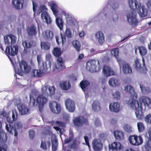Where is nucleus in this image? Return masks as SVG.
<instances>
[{"label": "nucleus", "mask_w": 151, "mask_h": 151, "mask_svg": "<svg viewBox=\"0 0 151 151\" xmlns=\"http://www.w3.org/2000/svg\"><path fill=\"white\" fill-rule=\"evenodd\" d=\"M51 124L52 125H57L61 127H64L65 126L64 123L59 121H52Z\"/></svg>", "instance_id": "37998d69"}, {"label": "nucleus", "mask_w": 151, "mask_h": 151, "mask_svg": "<svg viewBox=\"0 0 151 151\" xmlns=\"http://www.w3.org/2000/svg\"><path fill=\"white\" fill-rule=\"evenodd\" d=\"M49 4L56 17V24L61 30L63 29V23L61 18L57 17V13L59 12H61L62 14L65 16L66 21L68 24L71 25L73 24L74 19L71 18L68 14L66 13L65 11L59 8L56 4L53 2L50 3Z\"/></svg>", "instance_id": "f03ea898"}, {"label": "nucleus", "mask_w": 151, "mask_h": 151, "mask_svg": "<svg viewBox=\"0 0 151 151\" xmlns=\"http://www.w3.org/2000/svg\"><path fill=\"white\" fill-rule=\"evenodd\" d=\"M140 86L143 93H146L149 92L150 90L148 88L145 87L143 85L141 84L140 85Z\"/></svg>", "instance_id": "09e8293b"}, {"label": "nucleus", "mask_w": 151, "mask_h": 151, "mask_svg": "<svg viewBox=\"0 0 151 151\" xmlns=\"http://www.w3.org/2000/svg\"><path fill=\"white\" fill-rule=\"evenodd\" d=\"M151 115L149 114L147 115L145 117V121L147 123L151 124Z\"/></svg>", "instance_id": "4d7b16f0"}, {"label": "nucleus", "mask_w": 151, "mask_h": 151, "mask_svg": "<svg viewBox=\"0 0 151 151\" xmlns=\"http://www.w3.org/2000/svg\"><path fill=\"white\" fill-rule=\"evenodd\" d=\"M94 35L96 40L99 43L102 44L104 41V36L101 31H98Z\"/></svg>", "instance_id": "aec40b11"}, {"label": "nucleus", "mask_w": 151, "mask_h": 151, "mask_svg": "<svg viewBox=\"0 0 151 151\" xmlns=\"http://www.w3.org/2000/svg\"><path fill=\"white\" fill-rule=\"evenodd\" d=\"M27 32L29 35H35L37 33L36 31V28L34 26H32L28 28Z\"/></svg>", "instance_id": "473e14b6"}, {"label": "nucleus", "mask_w": 151, "mask_h": 151, "mask_svg": "<svg viewBox=\"0 0 151 151\" xmlns=\"http://www.w3.org/2000/svg\"><path fill=\"white\" fill-rule=\"evenodd\" d=\"M53 53L55 56L58 57L61 55V52L59 48L56 47L54 49Z\"/></svg>", "instance_id": "a18cd8bd"}, {"label": "nucleus", "mask_w": 151, "mask_h": 151, "mask_svg": "<svg viewBox=\"0 0 151 151\" xmlns=\"http://www.w3.org/2000/svg\"><path fill=\"white\" fill-rule=\"evenodd\" d=\"M65 105L67 110L70 112H73L75 107L74 102L70 99H67L65 101Z\"/></svg>", "instance_id": "4468645a"}, {"label": "nucleus", "mask_w": 151, "mask_h": 151, "mask_svg": "<svg viewBox=\"0 0 151 151\" xmlns=\"http://www.w3.org/2000/svg\"><path fill=\"white\" fill-rule=\"evenodd\" d=\"M93 110L94 111H98L100 109L99 103L98 101H95L92 105Z\"/></svg>", "instance_id": "ea45409f"}, {"label": "nucleus", "mask_w": 151, "mask_h": 151, "mask_svg": "<svg viewBox=\"0 0 151 151\" xmlns=\"http://www.w3.org/2000/svg\"><path fill=\"white\" fill-rule=\"evenodd\" d=\"M49 86H45L42 87V95H47L48 93L47 92V91L48 88H49Z\"/></svg>", "instance_id": "3c124183"}, {"label": "nucleus", "mask_w": 151, "mask_h": 151, "mask_svg": "<svg viewBox=\"0 0 151 151\" xmlns=\"http://www.w3.org/2000/svg\"><path fill=\"white\" fill-rule=\"evenodd\" d=\"M7 115V113L6 112L4 111H2L0 112V117H1L2 116L5 117Z\"/></svg>", "instance_id": "774afa93"}, {"label": "nucleus", "mask_w": 151, "mask_h": 151, "mask_svg": "<svg viewBox=\"0 0 151 151\" xmlns=\"http://www.w3.org/2000/svg\"><path fill=\"white\" fill-rule=\"evenodd\" d=\"M111 54L114 55L116 58L118 62L120 68H121V67L123 64L122 69L123 73L125 74H129L132 73V69L130 65L126 63L124 64V60L120 59H118V56L119 54V50L117 48L113 49L111 51Z\"/></svg>", "instance_id": "20e7f679"}, {"label": "nucleus", "mask_w": 151, "mask_h": 151, "mask_svg": "<svg viewBox=\"0 0 151 151\" xmlns=\"http://www.w3.org/2000/svg\"><path fill=\"white\" fill-rule=\"evenodd\" d=\"M145 147L147 150H151V140L149 139L145 145Z\"/></svg>", "instance_id": "603ef678"}, {"label": "nucleus", "mask_w": 151, "mask_h": 151, "mask_svg": "<svg viewBox=\"0 0 151 151\" xmlns=\"http://www.w3.org/2000/svg\"><path fill=\"white\" fill-rule=\"evenodd\" d=\"M129 4L130 9H135L140 17H144L147 16V9L139 1L136 0H129Z\"/></svg>", "instance_id": "7ed1b4c3"}, {"label": "nucleus", "mask_w": 151, "mask_h": 151, "mask_svg": "<svg viewBox=\"0 0 151 151\" xmlns=\"http://www.w3.org/2000/svg\"><path fill=\"white\" fill-rule=\"evenodd\" d=\"M60 86L62 89L67 90L70 88L71 85L69 81H63L60 82Z\"/></svg>", "instance_id": "a878e982"}, {"label": "nucleus", "mask_w": 151, "mask_h": 151, "mask_svg": "<svg viewBox=\"0 0 151 151\" xmlns=\"http://www.w3.org/2000/svg\"><path fill=\"white\" fill-rule=\"evenodd\" d=\"M123 128L125 131L128 133L132 132V127L129 125L125 124L123 126Z\"/></svg>", "instance_id": "de8ad7c7"}, {"label": "nucleus", "mask_w": 151, "mask_h": 151, "mask_svg": "<svg viewBox=\"0 0 151 151\" xmlns=\"http://www.w3.org/2000/svg\"><path fill=\"white\" fill-rule=\"evenodd\" d=\"M29 135L30 138L32 139L35 135V132L34 130H31L29 131Z\"/></svg>", "instance_id": "69168bd1"}, {"label": "nucleus", "mask_w": 151, "mask_h": 151, "mask_svg": "<svg viewBox=\"0 0 151 151\" xmlns=\"http://www.w3.org/2000/svg\"><path fill=\"white\" fill-rule=\"evenodd\" d=\"M139 106L140 109H145L146 106H148L151 103L150 99L148 97L145 96H141L139 98Z\"/></svg>", "instance_id": "9b49d317"}, {"label": "nucleus", "mask_w": 151, "mask_h": 151, "mask_svg": "<svg viewBox=\"0 0 151 151\" xmlns=\"http://www.w3.org/2000/svg\"><path fill=\"white\" fill-rule=\"evenodd\" d=\"M119 108L120 104L118 103H112L109 104V109L110 111L118 112L119 110Z\"/></svg>", "instance_id": "393cba45"}, {"label": "nucleus", "mask_w": 151, "mask_h": 151, "mask_svg": "<svg viewBox=\"0 0 151 151\" xmlns=\"http://www.w3.org/2000/svg\"><path fill=\"white\" fill-rule=\"evenodd\" d=\"M69 136V137L68 138L66 139L64 143L65 144L71 142L72 141V139L73 137V132L70 131V132Z\"/></svg>", "instance_id": "49530a36"}, {"label": "nucleus", "mask_w": 151, "mask_h": 151, "mask_svg": "<svg viewBox=\"0 0 151 151\" xmlns=\"http://www.w3.org/2000/svg\"><path fill=\"white\" fill-rule=\"evenodd\" d=\"M47 9L45 6L43 5H40L38 9L39 13L37 14V15H39L41 12H42L41 14V17L42 19H44L45 22L47 24H50L52 21L50 16L47 12Z\"/></svg>", "instance_id": "0eeeda50"}, {"label": "nucleus", "mask_w": 151, "mask_h": 151, "mask_svg": "<svg viewBox=\"0 0 151 151\" xmlns=\"http://www.w3.org/2000/svg\"><path fill=\"white\" fill-rule=\"evenodd\" d=\"M92 146L95 151H100L102 148V144L99 139H95L93 141Z\"/></svg>", "instance_id": "6ab92c4d"}, {"label": "nucleus", "mask_w": 151, "mask_h": 151, "mask_svg": "<svg viewBox=\"0 0 151 151\" xmlns=\"http://www.w3.org/2000/svg\"><path fill=\"white\" fill-rule=\"evenodd\" d=\"M65 34L67 37L69 38H70L72 36V33L70 29L67 28L65 32Z\"/></svg>", "instance_id": "5fc2aeb1"}, {"label": "nucleus", "mask_w": 151, "mask_h": 151, "mask_svg": "<svg viewBox=\"0 0 151 151\" xmlns=\"http://www.w3.org/2000/svg\"><path fill=\"white\" fill-rule=\"evenodd\" d=\"M89 84V83L87 81H82L80 83V85L83 91H84V89Z\"/></svg>", "instance_id": "c03bdc74"}, {"label": "nucleus", "mask_w": 151, "mask_h": 151, "mask_svg": "<svg viewBox=\"0 0 151 151\" xmlns=\"http://www.w3.org/2000/svg\"><path fill=\"white\" fill-rule=\"evenodd\" d=\"M48 90L50 92V96L54 94L55 93V88L54 86L49 87Z\"/></svg>", "instance_id": "864d4df0"}, {"label": "nucleus", "mask_w": 151, "mask_h": 151, "mask_svg": "<svg viewBox=\"0 0 151 151\" xmlns=\"http://www.w3.org/2000/svg\"><path fill=\"white\" fill-rule=\"evenodd\" d=\"M24 0H12V4L15 9H19L22 7Z\"/></svg>", "instance_id": "bb28decb"}, {"label": "nucleus", "mask_w": 151, "mask_h": 151, "mask_svg": "<svg viewBox=\"0 0 151 151\" xmlns=\"http://www.w3.org/2000/svg\"><path fill=\"white\" fill-rule=\"evenodd\" d=\"M125 90L128 92L130 96L131 99L128 102V104L132 109L135 110V114L137 118L139 119H142L144 117V114L142 111L143 109H140L139 103L136 100L137 95L134 91L133 88L130 85H128L125 87Z\"/></svg>", "instance_id": "f257e3e1"}, {"label": "nucleus", "mask_w": 151, "mask_h": 151, "mask_svg": "<svg viewBox=\"0 0 151 151\" xmlns=\"http://www.w3.org/2000/svg\"><path fill=\"white\" fill-rule=\"evenodd\" d=\"M43 72L40 70H34L32 71V75L35 77H41L42 75Z\"/></svg>", "instance_id": "72a5a7b5"}, {"label": "nucleus", "mask_w": 151, "mask_h": 151, "mask_svg": "<svg viewBox=\"0 0 151 151\" xmlns=\"http://www.w3.org/2000/svg\"><path fill=\"white\" fill-rule=\"evenodd\" d=\"M134 63L135 67L137 70L139 71L140 72L143 73L142 71V69L146 70V68H145L144 69L141 68L140 64L139 62V59L136 58L134 60Z\"/></svg>", "instance_id": "2f4dec72"}, {"label": "nucleus", "mask_w": 151, "mask_h": 151, "mask_svg": "<svg viewBox=\"0 0 151 151\" xmlns=\"http://www.w3.org/2000/svg\"><path fill=\"white\" fill-rule=\"evenodd\" d=\"M86 68L90 72L94 73L99 72L101 68L98 61L90 60L87 62Z\"/></svg>", "instance_id": "39448f33"}, {"label": "nucleus", "mask_w": 151, "mask_h": 151, "mask_svg": "<svg viewBox=\"0 0 151 151\" xmlns=\"http://www.w3.org/2000/svg\"><path fill=\"white\" fill-rule=\"evenodd\" d=\"M74 124L77 127L82 126L84 123H86L87 122L86 119H84L82 116H80L75 118L73 120Z\"/></svg>", "instance_id": "a211bd4d"}, {"label": "nucleus", "mask_w": 151, "mask_h": 151, "mask_svg": "<svg viewBox=\"0 0 151 151\" xmlns=\"http://www.w3.org/2000/svg\"><path fill=\"white\" fill-rule=\"evenodd\" d=\"M19 66L20 70H17L15 68L14 69L16 73L21 76L22 75L23 73H29L31 69L30 66L28 65L27 63L23 60L19 63Z\"/></svg>", "instance_id": "423d86ee"}, {"label": "nucleus", "mask_w": 151, "mask_h": 151, "mask_svg": "<svg viewBox=\"0 0 151 151\" xmlns=\"http://www.w3.org/2000/svg\"><path fill=\"white\" fill-rule=\"evenodd\" d=\"M43 35L45 38L47 40H51L53 37V32L49 30H47L43 33Z\"/></svg>", "instance_id": "cd10ccee"}, {"label": "nucleus", "mask_w": 151, "mask_h": 151, "mask_svg": "<svg viewBox=\"0 0 151 151\" xmlns=\"http://www.w3.org/2000/svg\"><path fill=\"white\" fill-rule=\"evenodd\" d=\"M72 45L76 50L78 52L81 49V44L79 41L77 40L73 41L72 43Z\"/></svg>", "instance_id": "c9c22d12"}, {"label": "nucleus", "mask_w": 151, "mask_h": 151, "mask_svg": "<svg viewBox=\"0 0 151 151\" xmlns=\"http://www.w3.org/2000/svg\"><path fill=\"white\" fill-rule=\"evenodd\" d=\"M9 35H6L4 37V42L5 44H9L10 42V39L9 38Z\"/></svg>", "instance_id": "bf43d9fd"}, {"label": "nucleus", "mask_w": 151, "mask_h": 151, "mask_svg": "<svg viewBox=\"0 0 151 151\" xmlns=\"http://www.w3.org/2000/svg\"><path fill=\"white\" fill-rule=\"evenodd\" d=\"M61 38L60 39H59L58 36H56V41L58 45L61 42H62V44H63L66 40V37L65 35V34H61Z\"/></svg>", "instance_id": "f704fd0d"}, {"label": "nucleus", "mask_w": 151, "mask_h": 151, "mask_svg": "<svg viewBox=\"0 0 151 151\" xmlns=\"http://www.w3.org/2000/svg\"><path fill=\"white\" fill-rule=\"evenodd\" d=\"M138 51L142 56L145 55L147 52L146 48L143 46H141L136 48L135 49V53L136 54Z\"/></svg>", "instance_id": "c85d7f7f"}, {"label": "nucleus", "mask_w": 151, "mask_h": 151, "mask_svg": "<svg viewBox=\"0 0 151 151\" xmlns=\"http://www.w3.org/2000/svg\"><path fill=\"white\" fill-rule=\"evenodd\" d=\"M14 103L15 105L17 106V109L18 108V106L19 105H22V104L21 103V101L19 99H14Z\"/></svg>", "instance_id": "6e6d98bb"}, {"label": "nucleus", "mask_w": 151, "mask_h": 151, "mask_svg": "<svg viewBox=\"0 0 151 151\" xmlns=\"http://www.w3.org/2000/svg\"><path fill=\"white\" fill-rule=\"evenodd\" d=\"M12 113V117L8 116L6 118L7 122L11 124L12 123L13 121H16L17 118V114L15 110H13Z\"/></svg>", "instance_id": "b1692460"}, {"label": "nucleus", "mask_w": 151, "mask_h": 151, "mask_svg": "<svg viewBox=\"0 0 151 151\" xmlns=\"http://www.w3.org/2000/svg\"><path fill=\"white\" fill-rule=\"evenodd\" d=\"M137 14L135 11L130 12L127 15V21L133 26L136 25L138 23L137 18Z\"/></svg>", "instance_id": "9d476101"}, {"label": "nucleus", "mask_w": 151, "mask_h": 151, "mask_svg": "<svg viewBox=\"0 0 151 151\" xmlns=\"http://www.w3.org/2000/svg\"><path fill=\"white\" fill-rule=\"evenodd\" d=\"M9 38L11 40V43H14L15 42L16 39V37L12 34L9 35Z\"/></svg>", "instance_id": "13d9d810"}, {"label": "nucleus", "mask_w": 151, "mask_h": 151, "mask_svg": "<svg viewBox=\"0 0 151 151\" xmlns=\"http://www.w3.org/2000/svg\"><path fill=\"white\" fill-rule=\"evenodd\" d=\"M128 140L130 143L134 146H138L142 145L143 142L142 137L140 136L134 135L129 136Z\"/></svg>", "instance_id": "6e6552de"}, {"label": "nucleus", "mask_w": 151, "mask_h": 151, "mask_svg": "<svg viewBox=\"0 0 151 151\" xmlns=\"http://www.w3.org/2000/svg\"><path fill=\"white\" fill-rule=\"evenodd\" d=\"M48 101L47 98L42 94L39 95L36 99L37 105L38 106L40 111H41L43 108L44 105Z\"/></svg>", "instance_id": "f8f14e48"}, {"label": "nucleus", "mask_w": 151, "mask_h": 151, "mask_svg": "<svg viewBox=\"0 0 151 151\" xmlns=\"http://www.w3.org/2000/svg\"><path fill=\"white\" fill-rule=\"evenodd\" d=\"M109 149L113 151H116L120 150L122 148L121 144L119 142H115L109 145Z\"/></svg>", "instance_id": "5701e85b"}, {"label": "nucleus", "mask_w": 151, "mask_h": 151, "mask_svg": "<svg viewBox=\"0 0 151 151\" xmlns=\"http://www.w3.org/2000/svg\"><path fill=\"white\" fill-rule=\"evenodd\" d=\"M114 134L115 138L117 139L121 140L124 139V135L122 132L116 130L114 132Z\"/></svg>", "instance_id": "7c9ffc66"}, {"label": "nucleus", "mask_w": 151, "mask_h": 151, "mask_svg": "<svg viewBox=\"0 0 151 151\" xmlns=\"http://www.w3.org/2000/svg\"><path fill=\"white\" fill-rule=\"evenodd\" d=\"M102 72L104 76L109 77L115 74V73L113 70L109 66L105 65L103 68Z\"/></svg>", "instance_id": "f3484780"}, {"label": "nucleus", "mask_w": 151, "mask_h": 151, "mask_svg": "<svg viewBox=\"0 0 151 151\" xmlns=\"http://www.w3.org/2000/svg\"><path fill=\"white\" fill-rule=\"evenodd\" d=\"M22 45L24 48H31L32 46L31 42H27L26 41L22 42Z\"/></svg>", "instance_id": "8fccbe9b"}, {"label": "nucleus", "mask_w": 151, "mask_h": 151, "mask_svg": "<svg viewBox=\"0 0 151 151\" xmlns=\"http://www.w3.org/2000/svg\"><path fill=\"white\" fill-rule=\"evenodd\" d=\"M53 128L55 129L57 131H59V132L60 133V134H61L62 133V131H64V129L62 128L61 129H60V128L58 127H53Z\"/></svg>", "instance_id": "338daca9"}, {"label": "nucleus", "mask_w": 151, "mask_h": 151, "mask_svg": "<svg viewBox=\"0 0 151 151\" xmlns=\"http://www.w3.org/2000/svg\"><path fill=\"white\" fill-rule=\"evenodd\" d=\"M41 46L42 49L47 50L50 49V44L47 42H42L41 43Z\"/></svg>", "instance_id": "58836bf2"}, {"label": "nucleus", "mask_w": 151, "mask_h": 151, "mask_svg": "<svg viewBox=\"0 0 151 151\" xmlns=\"http://www.w3.org/2000/svg\"><path fill=\"white\" fill-rule=\"evenodd\" d=\"M7 139L6 134L2 131H0V140L2 142L6 141Z\"/></svg>", "instance_id": "a19ab883"}, {"label": "nucleus", "mask_w": 151, "mask_h": 151, "mask_svg": "<svg viewBox=\"0 0 151 151\" xmlns=\"http://www.w3.org/2000/svg\"><path fill=\"white\" fill-rule=\"evenodd\" d=\"M32 4H33V11L34 12V16H36V13H35V11L36 10V8L37 7V4L36 3L33 1H32Z\"/></svg>", "instance_id": "052dcab7"}, {"label": "nucleus", "mask_w": 151, "mask_h": 151, "mask_svg": "<svg viewBox=\"0 0 151 151\" xmlns=\"http://www.w3.org/2000/svg\"><path fill=\"white\" fill-rule=\"evenodd\" d=\"M18 109L19 114L21 115H25L29 114L30 110L28 106L22 104V105H18Z\"/></svg>", "instance_id": "2eb2a0df"}, {"label": "nucleus", "mask_w": 151, "mask_h": 151, "mask_svg": "<svg viewBox=\"0 0 151 151\" xmlns=\"http://www.w3.org/2000/svg\"><path fill=\"white\" fill-rule=\"evenodd\" d=\"M50 145V142L49 141L46 142L42 141L41 142L40 147L44 150H46L47 147H49Z\"/></svg>", "instance_id": "4c0bfd02"}, {"label": "nucleus", "mask_w": 151, "mask_h": 151, "mask_svg": "<svg viewBox=\"0 0 151 151\" xmlns=\"http://www.w3.org/2000/svg\"><path fill=\"white\" fill-rule=\"evenodd\" d=\"M49 106L51 111L55 114H59L61 111V107L59 104L55 101L49 102Z\"/></svg>", "instance_id": "ddd939ff"}, {"label": "nucleus", "mask_w": 151, "mask_h": 151, "mask_svg": "<svg viewBox=\"0 0 151 151\" xmlns=\"http://www.w3.org/2000/svg\"><path fill=\"white\" fill-rule=\"evenodd\" d=\"M5 129L6 131L11 134H14L15 136H17L18 133L15 128L10 124H6Z\"/></svg>", "instance_id": "4be33fe9"}, {"label": "nucleus", "mask_w": 151, "mask_h": 151, "mask_svg": "<svg viewBox=\"0 0 151 151\" xmlns=\"http://www.w3.org/2000/svg\"><path fill=\"white\" fill-rule=\"evenodd\" d=\"M37 60L40 68L43 73L47 72L50 70V61H48L47 64L46 62H43L42 60L41 56L39 55L37 56Z\"/></svg>", "instance_id": "1a4fd4ad"}, {"label": "nucleus", "mask_w": 151, "mask_h": 151, "mask_svg": "<svg viewBox=\"0 0 151 151\" xmlns=\"http://www.w3.org/2000/svg\"><path fill=\"white\" fill-rule=\"evenodd\" d=\"M18 47L17 45L12 47L10 48L9 47L7 46L5 51V53L7 55L14 56L16 55L18 51Z\"/></svg>", "instance_id": "dca6fc26"}, {"label": "nucleus", "mask_w": 151, "mask_h": 151, "mask_svg": "<svg viewBox=\"0 0 151 151\" xmlns=\"http://www.w3.org/2000/svg\"><path fill=\"white\" fill-rule=\"evenodd\" d=\"M109 85L112 87L119 86L120 85V82L119 80L115 77L110 78L108 81Z\"/></svg>", "instance_id": "412c9836"}, {"label": "nucleus", "mask_w": 151, "mask_h": 151, "mask_svg": "<svg viewBox=\"0 0 151 151\" xmlns=\"http://www.w3.org/2000/svg\"><path fill=\"white\" fill-rule=\"evenodd\" d=\"M137 127L139 132H142L145 130V127L143 124L141 122H138L137 123Z\"/></svg>", "instance_id": "79ce46f5"}, {"label": "nucleus", "mask_w": 151, "mask_h": 151, "mask_svg": "<svg viewBox=\"0 0 151 151\" xmlns=\"http://www.w3.org/2000/svg\"><path fill=\"white\" fill-rule=\"evenodd\" d=\"M14 127L17 129H19L22 127V125L20 122H16L14 124Z\"/></svg>", "instance_id": "e2e57ef3"}, {"label": "nucleus", "mask_w": 151, "mask_h": 151, "mask_svg": "<svg viewBox=\"0 0 151 151\" xmlns=\"http://www.w3.org/2000/svg\"><path fill=\"white\" fill-rule=\"evenodd\" d=\"M63 64V62L62 58H58L57 63L54 65L55 68L54 69V70H55L56 69H61L62 68Z\"/></svg>", "instance_id": "c756f323"}, {"label": "nucleus", "mask_w": 151, "mask_h": 151, "mask_svg": "<svg viewBox=\"0 0 151 151\" xmlns=\"http://www.w3.org/2000/svg\"><path fill=\"white\" fill-rule=\"evenodd\" d=\"M30 103L32 104L33 106H34L35 103V100L34 97L32 95H30Z\"/></svg>", "instance_id": "680f3d73"}, {"label": "nucleus", "mask_w": 151, "mask_h": 151, "mask_svg": "<svg viewBox=\"0 0 151 151\" xmlns=\"http://www.w3.org/2000/svg\"><path fill=\"white\" fill-rule=\"evenodd\" d=\"M51 141L52 142V148L53 150L55 151L56 150L58 146L57 140L55 136L52 137Z\"/></svg>", "instance_id": "e433bc0d"}, {"label": "nucleus", "mask_w": 151, "mask_h": 151, "mask_svg": "<svg viewBox=\"0 0 151 151\" xmlns=\"http://www.w3.org/2000/svg\"><path fill=\"white\" fill-rule=\"evenodd\" d=\"M113 96L114 98L116 99H118L120 97V93L119 92H116L113 94Z\"/></svg>", "instance_id": "0e129e2a"}]
</instances>
